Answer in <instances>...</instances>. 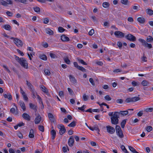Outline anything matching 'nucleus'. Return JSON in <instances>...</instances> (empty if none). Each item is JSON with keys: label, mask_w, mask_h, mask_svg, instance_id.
I'll return each instance as SVG.
<instances>
[{"label": "nucleus", "mask_w": 153, "mask_h": 153, "mask_svg": "<svg viewBox=\"0 0 153 153\" xmlns=\"http://www.w3.org/2000/svg\"><path fill=\"white\" fill-rule=\"evenodd\" d=\"M15 59L24 68H27L28 64L27 60L23 58H19L18 56L14 55Z\"/></svg>", "instance_id": "1"}, {"label": "nucleus", "mask_w": 153, "mask_h": 153, "mask_svg": "<svg viewBox=\"0 0 153 153\" xmlns=\"http://www.w3.org/2000/svg\"><path fill=\"white\" fill-rule=\"evenodd\" d=\"M117 114H118V113L116 112H114L113 116L111 117V122L112 124L116 125L118 123V118H119V117Z\"/></svg>", "instance_id": "2"}, {"label": "nucleus", "mask_w": 153, "mask_h": 153, "mask_svg": "<svg viewBox=\"0 0 153 153\" xmlns=\"http://www.w3.org/2000/svg\"><path fill=\"white\" fill-rule=\"evenodd\" d=\"M138 41L142 43V45L148 48L149 49H151L152 48V46L151 44H149L144 39L141 38L138 39Z\"/></svg>", "instance_id": "3"}, {"label": "nucleus", "mask_w": 153, "mask_h": 153, "mask_svg": "<svg viewBox=\"0 0 153 153\" xmlns=\"http://www.w3.org/2000/svg\"><path fill=\"white\" fill-rule=\"evenodd\" d=\"M10 39H13L15 44L18 47H22L23 45V43L22 41L17 38L13 37L10 38Z\"/></svg>", "instance_id": "4"}, {"label": "nucleus", "mask_w": 153, "mask_h": 153, "mask_svg": "<svg viewBox=\"0 0 153 153\" xmlns=\"http://www.w3.org/2000/svg\"><path fill=\"white\" fill-rule=\"evenodd\" d=\"M58 128L59 129V133L61 135L64 134L66 131V129L64 126L62 124L59 125Z\"/></svg>", "instance_id": "5"}, {"label": "nucleus", "mask_w": 153, "mask_h": 153, "mask_svg": "<svg viewBox=\"0 0 153 153\" xmlns=\"http://www.w3.org/2000/svg\"><path fill=\"white\" fill-rule=\"evenodd\" d=\"M126 38L128 40L132 42H134L136 40V37L133 35L130 34H128L126 35Z\"/></svg>", "instance_id": "6"}, {"label": "nucleus", "mask_w": 153, "mask_h": 153, "mask_svg": "<svg viewBox=\"0 0 153 153\" xmlns=\"http://www.w3.org/2000/svg\"><path fill=\"white\" fill-rule=\"evenodd\" d=\"M117 113H118L117 114L119 116H125L127 115L128 113V112L127 110L126 111H121L120 112L115 111Z\"/></svg>", "instance_id": "7"}, {"label": "nucleus", "mask_w": 153, "mask_h": 153, "mask_svg": "<svg viewBox=\"0 0 153 153\" xmlns=\"http://www.w3.org/2000/svg\"><path fill=\"white\" fill-rule=\"evenodd\" d=\"M107 131L110 134H113L115 132V130L114 128L110 126H106Z\"/></svg>", "instance_id": "8"}, {"label": "nucleus", "mask_w": 153, "mask_h": 153, "mask_svg": "<svg viewBox=\"0 0 153 153\" xmlns=\"http://www.w3.org/2000/svg\"><path fill=\"white\" fill-rule=\"evenodd\" d=\"M74 137L73 136H71L69 138L68 143L69 146L70 147L74 145Z\"/></svg>", "instance_id": "9"}, {"label": "nucleus", "mask_w": 153, "mask_h": 153, "mask_svg": "<svg viewBox=\"0 0 153 153\" xmlns=\"http://www.w3.org/2000/svg\"><path fill=\"white\" fill-rule=\"evenodd\" d=\"M114 34L117 38H122L124 37V33L120 31H116L114 32Z\"/></svg>", "instance_id": "10"}, {"label": "nucleus", "mask_w": 153, "mask_h": 153, "mask_svg": "<svg viewBox=\"0 0 153 153\" xmlns=\"http://www.w3.org/2000/svg\"><path fill=\"white\" fill-rule=\"evenodd\" d=\"M3 96L5 98L9 100H12V96L10 93H7V94L4 93L3 94Z\"/></svg>", "instance_id": "11"}, {"label": "nucleus", "mask_w": 153, "mask_h": 153, "mask_svg": "<svg viewBox=\"0 0 153 153\" xmlns=\"http://www.w3.org/2000/svg\"><path fill=\"white\" fill-rule=\"evenodd\" d=\"M16 110L14 108H12L10 109V112L13 114L17 115L18 114V109L17 106H16Z\"/></svg>", "instance_id": "12"}, {"label": "nucleus", "mask_w": 153, "mask_h": 153, "mask_svg": "<svg viewBox=\"0 0 153 153\" xmlns=\"http://www.w3.org/2000/svg\"><path fill=\"white\" fill-rule=\"evenodd\" d=\"M22 117L25 120L27 121H30V116L26 113H24L22 114Z\"/></svg>", "instance_id": "13"}, {"label": "nucleus", "mask_w": 153, "mask_h": 153, "mask_svg": "<svg viewBox=\"0 0 153 153\" xmlns=\"http://www.w3.org/2000/svg\"><path fill=\"white\" fill-rule=\"evenodd\" d=\"M41 117L39 115H38L35 118L34 122L36 124H38L41 121Z\"/></svg>", "instance_id": "14"}, {"label": "nucleus", "mask_w": 153, "mask_h": 153, "mask_svg": "<svg viewBox=\"0 0 153 153\" xmlns=\"http://www.w3.org/2000/svg\"><path fill=\"white\" fill-rule=\"evenodd\" d=\"M69 77L70 79V81L73 84H76V80L74 77L73 76L71 75H70Z\"/></svg>", "instance_id": "15"}, {"label": "nucleus", "mask_w": 153, "mask_h": 153, "mask_svg": "<svg viewBox=\"0 0 153 153\" xmlns=\"http://www.w3.org/2000/svg\"><path fill=\"white\" fill-rule=\"evenodd\" d=\"M48 116L51 122H54V118L52 114L51 113H49L48 114Z\"/></svg>", "instance_id": "16"}, {"label": "nucleus", "mask_w": 153, "mask_h": 153, "mask_svg": "<svg viewBox=\"0 0 153 153\" xmlns=\"http://www.w3.org/2000/svg\"><path fill=\"white\" fill-rule=\"evenodd\" d=\"M61 39L63 41H69L70 40L69 38L64 35L61 36Z\"/></svg>", "instance_id": "17"}, {"label": "nucleus", "mask_w": 153, "mask_h": 153, "mask_svg": "<svg viewBox=\"0 0 153 153\" xmlns=\"http://www.w3.org/2000/svg\"><path fill=\"white\" fill-rule=\"evenodd\" d=\"M41 88L42 89V90L45 92L46 95H49V94L48 93V89L46 88L43 85L42 86Z\"/></svg>", "instance_id": "18"}, {"label": "nucleus", "mask_w": 153, "mask_h": 153, "mask_svg": "<svg viewBox=\"0 0 153 153\" xmlns=\"http://www.w3.org/2000/svg\"><path fill=\"white\" fill-rule=\"evenodd\" d=\"M19 104L21 106L23 110L24 111H25L26 110V108L24 102L22 101L21 100L19 102Z\"/></svg>", "instance_id": "19"}, {"label": "nucleus", "mask_w": 153, "mask_h": 153, "mask_svg": "<svg viewBox=\"0 0 153 153\" xmlns=\"http://www.w3.org/2000/svg\"><path fill=\"white\" fill-rule=\"evenodd\" d=\"M117 135L120 138H123L124 137V135L123 134L122 130L117 131L116 132Z\"/></svg>", "instance_id": "20"}, {"label": "nucleus", "mask_w": 153, "mask_h": 153, "mask_svg": "<svg viewBox=\"0 0 153 153\" xmlns=\"http://www.w3.org/2000/svg\"><path fill=\"white\" fill-rule=\"evenodd\" d=\"M137 21L141 24H144L145 22V19L143 17H139L138 18Z\"/></svg>", "instance_id": "21"}, {"label": "nucleus", "mask_w": 153, "mask_h": 153, "mask_svg": "<svg viewBox=\"0 0 153 153\" xmlns=\"http://www.w3.org/2000/svg\"><path fill=\"white\" fill-rule=\"evenodd\" d=\"M51 139H52L53 140L56 137V133L55 131L54 130H52L51 131Z\"/></svg>", "instance_id": "22"}, {"label": "nucleus", "mask_w": 153, "mask_h": 153, "mask_svg": "<svg viewBox=\"0 0 153 153\" xmlns=\"http://www.w3.org/2000/svg\"><path fill=\"white\" fill-rule=\"evenodd\" d=\"M2 27L8 31H10L11 29V26L9 25H3L2 26Z\"/></svg>", "instance_id": "23"}, {"label": "nucleus", "mask_w": 153, "mask_h": 153, "mask_svg": "<svg viewBox=\"0 0 153 153\" xmlns=\"http://www.w3.org/2000/svg\"><path fill=\"white\" fill-rule=\"evenodd\" d=\"M46 32L47 34L50 35H52L53 33V31L48 28L46 29Z\"/></svg>", "instance_id": "24"}, {"label": "nucleus", "mask_w": 153, "mask_h": 153, "mask_svg": "<svg viewBox=\"0 0 153 153\" xmlns=\"http://www.w3.org/2000/svg\"><path fill=\"white\" fill-rule=\"evenodd\" d=\"M29 105L30 107L31 108L34 110L35 111H37V106L35 105L32 103H30Z\"/></svg>", "instance_id": "25"}, {"label": "nucleus", "mask_w": 153, "mask_h": 153, "mask_svg": "<svg viewBox=\"0 0 153 153\" xmlns=\"http://www.w3.org/2000/svg\"><path fill=\"white\" fill-rule=\"evenodd\" d=\"M26 82L27 85L28 87L30 89V91L31 90L34 89L33 85L30 82H28L27 80L26 81Z\"/></svg>", "instance_id": "26"}, {"label": "nucleus", "mask_w": 153, "mask_h": 153, "mask_svg": "<svg viewBox=\"0 0 153 153\" xmlns=\"http://www.w3.org/2000/svg\"><path fill=\"white\" fill-rule=\"evenodd\" d=\"M153 42V38L152 36H149L147 38L146 42Z\"/></svg>", "instance_id": "27"}, {"label": "nucleus", "mask_w": 153, "mask_h": 153, "mask_svg": "<svg viewBox=\"0 0 153 153\" xmlns=\"http://www.w3.org/2000/svg\"><path fill=\"white\" fill-rule=\"evenodd\" d=\"M146 11V13L149 15H152L153 14V10L149 9H147Z\"/></svg>", "instance_id": "28"}, {"label": "nucleus", "mask_w": 153, "mask_h": 153, "mask_svg": "<svg viewBox=\"0 0 153 153\" xmlns=\"http://www.w3.org/2000/svg\"><path fill=\"white\" fill-rule=\"evenodd\" d=\"M29 137L30 138H33L34 137V131L33 129H31L30 130L29 134Z\"/></svg>", "instance_id": "29"}, {"label": "nucleus", "mask_w": 153, "mask_h": 153, "mask_svg": "<svg viewBox=\"0 0 153 153\" xmlns=\"http://www.w3.org/2000/svg\"><path fill=\"white\" fill-rule=\"evenodd\" d=\"M128 148L131 152L134 153H139L138 152H137L134 148L131 146H128Z\"/></svg>", "instance_id": "30"}, {"label": "nucleus", "mask_w": 153, "mask_h": 153, "mask_svg": "<svg viewBox=\"0 0 153 153\" xmlns=\"http://www.w3.org/2000/svg\"><path fill=\"white\" fill-rule=\"evenodd\" d=\"M127 119H124L122 120L121 123V126L122 128H124Z\"/></svg>", "instance_id": "31"}, {"label": "nucleus", "mask_w": 153, "mask_h": 153, "mask_svg": "<svg viewBox=\"0 0 153 153\" xmlns=\"http://www.w3.org/2000/svg\"><path fill=\"white\" fill-rule=\"evenodd\" d=\"M109 4L107 2H104L102 3V5L103 7L105 8H107L109 6Z\"/></svg>", "instance_id": "32"}, {"label": "nucleus", "mask_w": 153, "mask_h": 153, "mask_svg": "<svg viewBox=\"0 0 153 153\" xmlns=\"http://www.w3.org/2000/svg\"><path fill=\"white\" fill-rule=\"evenodd\" d=\"M0 4L4 6H6L7 5V2L4 0L0 1Z\"/></svg>", "instance_id": "33"}, {"label": "nucleus", "mask_w": 153, "mask_h": 153, "mask_svg": "<svg viewBox=\"0 0 153 153\" xmlns=\"http://www.w3.org/2000/svg\"><path fill=\"white\" fill-rule=\"evenodd\" d=\"M149 82L146 80H144L141 82V84L143 86H147L149 84Z\"/></svg>", "instance_id": "34"}, {"label": "nucleus", "mask_w": 153, "mask_h": 153, "mask_svg": "<svg viewBox=\"0 0 153 153\" xmlns=\"http://www.w3.org/2000/svg\"><path fill=\"white\" fill-rule=\"evenodd\" d=\"M77 61L80 63L82 64L85 65H87V64L84 61L81 59H79V58H77Z\"/></svg>", "instance_id": "35"}, {"label": "nucleus", "mask_w": 153, "mask_h": 153, "mask_svg": "<svg viewBox=\"0 0 153 153\" xmlns=\"http://www.w3.org/2000/svg\"><path fill=\"white\" fill-rule=\"evenodd\" d=\"M64 60L65 62L68 64H70L71 62L68 57H66L64 58Z\"/></svg>", "instance_id": "36"}, {"label": "nucleus", "mask_w": 153, "mask_h": 153, "mask_svg": "<svg viewBox=\"0 0 153 153\" xmlns=\"http://www.w3.org/2000/svg\"><path fill=\"white\" fill-rule=\"evenodd\" d=\"M76 122L74 121H73L71 123L68 125V126L70 127H74L76 125Z\"/></svg>", "instance_id": "37"}, {"label": "nucleus", "mask_w": 153, "mask_h": 153, "mask_svg": "<svg viewBox=\"0 0 153 153\" xmlns=\"http://www.w3.org/2000/svg\"><path fill=\"white\" fill-rule=\"evenodd\" d=\"M30 91L32 93V94L33 95L32 97L33 98L35 99L36 97V92L35 91L34 89L33 90H30Z\"/></svg>", "instance_id": "38"}, {"label": "nucleus", "mask_w": 153, "mask_h": 153, "mask_svg": "<svg viewBox=\"0 0 153 153\" xmlns=\"http://www.w3.org/2000/svg\"><path fill=\"white\" fill-rule=\"evenodd\" d=\"M120 148H121V149L125 153H128V152L127 149H126L125 147V146L124 145H121L120 147Z\"/></svg>", "instance_id": "39"}, {"label": "nucleus", "mask_w": 153, "mask_h": 153, "mask_svg": "<svg viewBox=\"0 0 153 153\" xmlns=\"http://www.w3.org/2000/svg\"><path fill=\"white\" fill-rule=\"evenodd\" d=\"M40 59L44 60L46 61L47 59V57L45 54H42V55H40Z\"/></svg>", "instance_id": "40"}, {"label": "nucleus", "mask_w": 153, "mask_h": 153, "mask_svg": "<svg viewBox=\"0 0 153 153\" xmlns=\"http://www.w3.org/2000/svg\"><path fill=\"white\" fill-rule=\"evenodd\" d=\"M45 74L47 76H49L51 75V73L50 71L48 69H45L44 70Z\"/></svg>", "instance_id": "41"}, {"label": "nucleus", "mask_w": 153, "mask_h": 153, "mask_svg": "<svg viewBox=\"0 0 153 153\" xmlns=\"http://www.w3.org/2000/svg\"><path fill=\"white\" fill-rule=\"evenodd\" d=\"M131 98L133 102L137 101L140 100V98L138 97H135Z\"/></svg>", "instance_id": "42"}, {"label": "nucleus", "mask_w": 153, "mask_h": 153, "mask_svg": "<svg viewBox=\"0 0 153 153\" xmlns=\"http://www.w3.org/2000/svg\"><path fill=\"white\" fill-rule=\"evenodd\" d=\"M145 111L146 112H151L153 111V108H149L145 109Z\"/></svg>", "instance_id": "43"}, {"label": "nucleus", "mask_w": 153, "mask_h": 153, "mask_svg": "<svg viewBox=\"0 0 153 153\" xmlns=\"http://www.w3.org/2000/svg\"><path fill=\"white\" fill-rule=\"evenodd\" d=\"M33 9L34 11L37 13L40 12V8L38 7H34L33 8Z\"/></svg>", "instance_id": "44"}, {"label": "nucleus", "mask_w": 153, "mask_h": 153, "mask_svg": "<svg viewBox=\"0 0 153 153\" xmlns=\"http://www.w3.org/2000/svg\"><path fill=\"white\" fill-rule=\"evenodd\" d=\"M38 128L39 130L42 131L43 132L44 131V126L41 125H39L38 126Z\"/></svg>", "instance_id": "45"}, {"label": "nucleus", "mask_w": 153, "mask_h": 153, "mask_svg": "<svg viewBox=\"0 0 153 153\" xmlns=\"http://www.w3.org/2000/svg\"><path fill=\"white\" fill-rule=\"evenodd\" d=\"M79 67L78 69L79 70L83 72H86V70L84 68L80 66Z\"/></svg>", "instance_id": "46"}, {"label": "nucleus", "mask_w": 153, "mask_h": 153, "mask_svg": "<svg viewBox=\"0 0 153 153\" xmlns=\"http://www.w3.org/2000/svg\"><path fill=\"white\" fill-rule=\"evenodd\" d=\"M105 99L107 101H110L111 100V98L110 97V96L108 95H107L105 97Z\"/></svg>", "instance_id": "47"}, {"label": "nucleus", "mask_w": 153, "mask_h": 153, "mask_svg": "<svg viewBox=\"0 0 153 153\" xmlns=\"http://www.w3.org/2000/svg\"><path fill=\"white\" fill-rule=\"evenodd\" d=\"M49 55L50 57L54 59L57 57L56 55L54 53H50Z\"/></svg>", "instance_id": "48"}, {"label": "nucleus", "mask_w": 153, "mask_h": 153, "mask_svg": "<svg viewBox=\"0 0 153 153\" xmlns=\"http://www.w3.org/2000/svg\"><path fill=\"white\" fill-rule=\"evenodd\" d=\"M58 30L59 32L62 33L65 31V30L64 29L63 27H59Z\"/></svg>", "instance_id": "49"}, {"label": "nucleus", "mask_w": 153, "mask_h": 153, "mask_svg": "<svg viewBox=\"0 0 153 153\" xmlns=\"http://www.w3.org/2000/svg\"><path fill=\"white\" fill-rule=\"evenodd\" d=\"M152 129V127L150 126H147L146 128V130L148 132H150Z\"/></svg>", "instance_id": "50"}, {"label": "nucleus", "mask_w": 153, "mask_h": 153, "mask_svg": "<svg viewBox=\"0 0 153 153\" xmlns=\"http://www.w3.org/2000/svg\"><path fill=\"white\" fill-rule=\"evenodd\" d=\"M88 97L85 94H84L83 96V98L84 101H86L88 100Z\"/></svg>", "instance_id": "51"}, {"label": "nucleus", "mask_w": 153, "mask_h": 153, "mask_svg": "<svg viewBox=\"0 0 153 153\" xmlns=\"http://www.w3.org/2000/svg\"><path fill=\"white\" fill-rule=\"evenodd\" d=\"M2 66L4 68L5 70L6 71L9 73H10V71L8 69V68L6 66L3 65Z\"/></svg>", "instance_id": "52"}, {"label": "nucleus", "mask_w": 153, "mask_h": 153, "mask_svg": "<svg viewBox=\"0 0 153 153\" xmlns=\"http://www.w3.org/2000/svg\"><path fill=\"white\" fill-rule=\"evenodd\" d=\"M89 82L93 85L94 86L95 85L94 82V81L93 79L92 78H90L89 79Z\"/></svg>", "instance_id": "53"}, {"label": "nucleus", "mask_w": 153, "mask_h": 153, "mask_svg": "<svg viewBox=\"0 0 153 153\" xmlns=\"http://www.w3.org/2000/svg\"><path fill=\"white\" fill-rule=\"evenodd\" d=\"M93 127L94 130H96L97 131H99L100 130L98 125H95Z\"/></svg>", "instance_id": "54"}, {"label": "nucleus", "mask_w": 153, "mask_h": 153, "mask_svg": "<svg viewBox=\"0 0 153 153\" xmlns=\"http://www.w3.org/2000/svg\"><path fill=\"white\" fill-rule=\"evenodd\" d=\"M49 19L48 18H45L44 19L43 23L45 24H47L49 22Z\"/></svg>", "instance_id": "55"}, {"label": "nucleus", "mask_w": 153, "mask_h": 153, "mask_svg": "<svg viewBox=\"0 0 153 153\" xmlns=\"http://www.w3.org/2000/svg\"><path fill=\"white\" fill-rule=\"evenodd\" d=\"M132 98H127L126 100V102H127V103H128V102H133V101H132Z\"/></svg>", "instance_id": "56"}, {"label": "nucleus", "mask_w": 153, "mask_h": 153, "mask_svg": "<svg viewBox=\"0 0 153 153\" xmlns=\"http://www.w3.org/2000/svg\"><path fill=\"white\" fill-rule=\"evenodd\" d=\"M117 102L119 103H122L123 102V100L121 99H118L116 100Z\"/></svg>", "instance_id": "57"}, {"label": "nucleus", "mask_w": 153, "mask_h": 153, "mask_svg": "<svg viewBox=\"0 0 153 153\" xmlns=\"http://www.w3.org/2000/svg\"><path fill=\"white\" fill-rule=\"evenodd\" d=\"M122 129H121L120 126L117 125L116 126V132L117 131H119L120 130H121Z\"/></svg>", "instance_id": "58"}, {"label": "nucleus", "mask_w": 153, "mask_h": 153, "mask_svg": "<svg viewBox=\"0 0 153 153\" xmlns=\"http://www.w3.org/2000/svg\"><path fill=\"white\" fill-rule=\"evenodd\" d=\"M59 96L61 97H63L64 96V92L63 91H60L59 92Z\"/></svg>", "instance_id": "59"}, {"label": "nucleus", "mask_w": 153, "mask_h": 153, "mask_svg": "<svg viewBox=\"0 0 153 153\" xmlns=\"http://www.w3.org/2000/svg\"><path fill=\"white\" fill-rule=\"evenodd\" d=\"M121 2L127 5V4L128 0H121Z\"/></svg>", "instance_id": "60"}, {"label": "nucleus", "mask_w": 153, "mask_h": 153, "mask_svg": "<svg viewBox=\"0 0 153 153\" xmlns=\"http://www.w3.org/2000/svg\"><path fill=\"white\" fill-rule=\"evenodd\" d=\"M94 33V30L92 29L89 32V34L90 36H92Z\"/></svg>", "instance_id": "61"}, {"label": "nucleus", "mask_w": 153, "mask_h": 153, "mask_svg": "<svg viewBox=\"0 0 153 153\" xmlns=\"http://www.w3.org/2000/svg\"><path fill=\"white\" fill-rule=\"evenodd\" d=\"M68 90L69 92V93L71 95L73 94V92L72 89H71L70 88H68Z\"/></svg>", "instance_id": "62"}, {"label": "nucleus", "mask_w": 153, "mask_h": 153, "mask_svg": "<svg viewBox=\"0 0 153 153\" xmlns=\"http://www.w3.org/2000/svg\"><path fill=\"white\" fill-rule=\"evenodd\" d=\"M127 20L128 22H133L134 21V19L131 17H129L128 18Z\"/></svg>", "instance_id": "63"}, {"label": "nucleus", "mask_w": 153, "mask_h": 153, "mask_svg": "<svg viewBox=\"0 0 153 153\" xmlns=\"http://www.w3.org/2000/svg\"><path fill=\"white\" fill-rule=\"evenodd\" d=\"M143 62H146L147 61V58L146 56H143V57L141 58Z\"/></svg>", "instance_id": "64"}]
</instances>
